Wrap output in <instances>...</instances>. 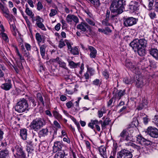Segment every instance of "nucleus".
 Segmentation results:
<instances>
[{"label":"nucleus","instance_id":"f257e3e1","mask_svg":"<svg viewBox=\"0 0 158 158\" xmlns=\"http://www.w3.org/2000/svg\"><path fill=\"white\" fill-rule=\"evenodd\" d=\"M136 125L134 123L132 127H128L123 130L120 133V135L117 137V139L119 142H123L124 141H134L135 139L133 138L132 134L134 132V128Z\"/></svg>","mask_w":158,"mask_h":158},{"label":"nucleus","instance_id":"f03ea898","mask_svg":"<svg viewBox=\"0 0 158 158\" xmlns=\"http://www.w3.org/2000/svg\"><path fill=\"white\" fill-rule=\"evenodd\" d=\"M137 142L140 144V145H137L132 142H130L127 144L129 146H131L135 148L138 151L141 152H145L146 145H148L150 144L149 141L147 140L141 136L139 135L136 138Z\"/></svg>","mask_w":158,"mask_h":158},{"label":"nucleus","instance_id":"7ed1b4c3","mask_svg":"<svg viewBox=\"0 0 158 158\" xmlns=\"http://www.w3.org/2000/svg\"><path fill=\"white\" fill-rule=\"evenodd\" d=\"M125 5V1L124 0H114L110 5V10L116 14H120L123 12Z\"/></svg>","mask_w":158,"mask_h":158},{"label":"nucleus","instance_id":"20e7f679","mask_svg":"<svg viewBox=\"0 0 158 158\" xmlns=\"http://www.w3.org/2000/svg\"><path fill=\"white\" fill-rule=\"evenodd\" d=\"M28 104L27 101L24 98L20 99L15 106V110L18 112L22 113L26 110H28Z\"/></svg>","mask_w":158,"mask_h":158},{"label":"nucleus","instance_id":"39448f33","mask_svg":"<svg viewBox=\"0 0 158 158\" xmlns=\"http://www.w3.org/2000/svg\"><path fill=\"white\" fill-rule=\"evenodd\" d=\"M45 124L44 120L40 118H36L30 124V127L35 131H37Z\"/></svg>","mask_w":158,"mask_h":158},{"label":"nucleus","instance_id":"423d86ee","mask_svg":"<svg viewBox=\"0 0 158 158\" xmlns=\"http://www.w3.org/2000/svg\"><path fill=\"white\" fill-rule=\"evenodd\" d=\"M12 150L14 153V156L16 158H26V154L20 144H15L14 147L12 148Z\"/></svg>","mask_w":158,"mask_h":158},{"label":"nucleus","instance_id":"0eeeda50","mask_svg":"<svg viewBox=\"0 0 158 158\" xmlns=\"http://www.w3.org/2000/svg\"><path fill=\"white\" fill-rule=\"evenodd\" d=\"M125 65L127 67L130 69L135 74L138 75L139 74V69L136 66L135 62H132L130 60H127L126 61Z\"/></svg>","mask_w":158,"mask_h":158},{"label":"nucleus","instance_id":"6e6552de","mask_svg":"<svg viewBox=\"0 0 158 158\" xmlns=\"http://www.w3.org/2000/svg\"><path fill=\"white\" fill-rule=\"evenodd\" d=\"M123 25L125 27L131 26L136 24V19L133 17L125 18L123 19Z\"/></svg>","mask_w":158,"mask_h":158},{"label":"nucleus","instance_id":"1a4fd4ad","mask_svg":"<svg viewBox=\"0 0 158 158\" xmlns=\"http://www.w3.org/2000/svg\"><path fill=\"white\" fill-rule=\"evenodd\" d=\"M133 155L129 151L123 149L118 153L117 158H132Z\"/></svg>","mask_w":158,"mask_h":158},{"label":"nucleus","instance_id":"9d476101","mask_svg":"<svg viewBox=\"0 0 158 158\" xmlns=\"http://www.w3.org/2000/svg\"><path fill=\"white\" fill-rule=\"evenodd\" d=\"M146 133L153 138L158 137V130L155 127H148Z\"/></svg>","mask_w":158,"mask_h":158},{"label":"nucleus","instance_id":"9b49d317","mask_svg":"<svg viewBox=\"0 0 158 158\" xmlns=\"http://www.w3.org/2000/svg\"><path fill=\"white\" fill-rule=\"evenodd\" d=\"M66 20L69 24H72L73 21L77 23L79 22V19L78 17L74 15H68L66 17Z\"/></svg>","mask_w":158,"mask_h":158},{"label":"nucleus","instance_id":"f8f14e48","mask_svg":"<svg viewBox=\"0 0 158 158\" xmlns=\"http://www.w3.org/2000/svg\"><path fill=\"white\" fill-rule=\"evenodd\" d=\"M129 9L132 12L138 10L139 5L138 2L135 0L131 1L129 4Z\"/></svg>","mask_w":158,"mask_h":158},{"label":"nucleus","instance_id":"ddd939ff","mask_svg":"<svg viewBox=\"0 0 158 158\" xmlns=\"http://www.w3.org/2000/svg\"><path fill=\"white\" fill-rule=\"evenodd\" d=\"M89 27V25L85 22H83L77 26V28L80 30L81 31L85 32L86 31L87 29Z\"/></svg>","mask_w":158,"mask_h":158},{"label":"nucleus","instance_id":"4468645a","mask_svg":"<svg viewBox=\"0 0 158 158\" xmlns=\"http://www.w3.org/2000/svg\"><path fill=\"white\" fill-rule=\"evenodd\" d=\"M12 87L11 81L8 80L7 82L2 84L1 86V88L6 91L9 90Z\"/></svg>","mask_w":158,"mask_h":158},{"label":"nucleus","instance_id":"2eb2a0df","mask_svg":"<svg viewBox=\"0 0 158 158\" xmlns=\"http://www.w3.org/2000/svg\"><path fill=\"white\" fill-rule=\"evenodd\" d=\"M139 39H135L130 44V46L132 47L135 51H136V50L139 48H140L139 46Z\"/></svg>","mask_w":158,"mask_h":158},{"label":"nucleus","instance_id":"dca6fc26","mask_svg":"<svg viewBox=\"0 0 158 158\" xmlns=\"http://www.w3.org/2000/svg\"><path fill=\"white\" fill-rule=\"evenodd\" d=\"M62 142L57 141L54 143V146L53 147V150L54 152H56L58 150L62 148Z\"/></svg>","mask_w":158,"mask_h":158},{"label":"nucleus","instance_id":"f3484780","mask_svg":"<svg viewBox=\"0 0 158 158\" xmlns=\"http://www.w3.org/2000/svg\"><path fill=\"white\" fill-rule=\"evenodd\" d=\"M145 81V79L141 77H139L136 81V85L138 87H141L146 84Z\"/></svg>","mask_w":158,"mask_h":158},{"label":"nucleus","instance_id":"a211bd4d","mask_svg":"<svg viewBox=\"0 0 158 158\" xmlns=\"http://www.w3.org/2000/svg\"><path fill=\"white\" fill-rule=\"evenodd\" d=\"M10 153L6 149L0 151V158H8Z\"/></svg>","mask_w":158,"mask_h":158},{"label":"nucleus","instance_id":"6ab92c4d","mask_svg":"<svg viewBox=\"0 0 158 158\" xmlns=\"http://www.w3.org/2000/svg\"><path fill=\"white\" fill-rule=\"evenodd\" d=\"M99 122H102V121H100L99 122L98 120L97 119H92L91 120L90 122L88 123V126L93 130L94 131H95L94 125L95 126L96 125L98 124H99Z\"/></svg>","mask_w":158,"mask_h":158},{"label":"nucleus","instance_id":"aec40b11","mask_svg":"<svg viewBox=\"0 0 158 158\" xmlns=\"http://www.w3.org/2000/svg\"><path fill=\"white\" fill-rule=\"evenodd\" d=\"M89 50L90 53V56L91 58H95L97 53V50L93 47L91 46L89 47Z\"/></svg>","mask_w":158,"mask_h":158},{"label":"nucleus","instance_id":"412c9836","mask_svg":"<svg viewBox=\"0 0 158 158\" xmlns=\"http://www.w3.org/2000/svg\"><path fill=\"white\" fill-rule=\"evenodd\" d=\"M52 114L54 117L59 121H60L62 119V116L58 111L56 110H53L52 111Z\"/></svg>","mask_w":158,"mask_h":158},{"label":"nucleus","instance_id":"4be33fe9","mask_svg":"<svg viewBox=\"0 0 158 158\" xmlns=\"http://www.w3.org/2000/svg\"><path fill=\"white\" fill-rule=\"evenodd\" d=\"M48 130L47 128H43L39 132V135L40 137H45L48 135Z\"/></svg>","mask_w":158,"mask_h":158},{"label":"nucleus","instance_id":"5701e85b","mask_svg":"<svg viewBox=\"0 0 158 158\" xmlns=\"http://www.w3.org/2000/svg\"><path fill=\"white\" fill-rule=\"evenodd\" d=\"M150 54L156 59H158V50L156 48L152 49L150 51Z\"/></svg>","mask_w":158,"mask_h":158},{"label":"nucleus","instance_id":"b1692460","mask_svg":"<svg viewBox=\"0 0 158 158\" xmlns=\"http://www.w3.org/2000/svg\"><path fill=\"white\" fill-rule=\"evenodd\" d=\"M99 150L100 155L103 158H105V156L106 154V148L104 146H102L99 148Z\"/></svg>","mask_w":158,"mask_h":158},{"label":"nucleus","instance_id":"393cba45","mask_svg":"<svg viewBox=\"0 0 158 158\" xmlns=\"http://www.w3.org/2000/svg\"><path fill=\"white\" fill-rule=\"evenodd\" d=\"M125 94L124 90H120L117 94H114L113 95V98H118L120 99L121 97L123 96Z\"/></svg>","mask_w":158,"mask_h":158},{"label":"nucleus","instance_id":"a878e982","mask_svg":"<svg viewBox=\"0 0 158 158\" xmlns=\"http://www.w3.org/2000/svg\"><path fill=\"white\" fill-rule=\"evenodd\" d=\"M20 136L23 140L26 139L27 137V131L25 129H23L20 130Z\"/></svg>","mask_w":158,"mask_h":158},{"label":"nucleus","instance_id":"bb28decb","mask_svg":"<svg viewBox=\"0 0 158 158\" xmlns=\"http://www.w3.org/2000/svg\"><path fill=\"white\" fill-rule=\"evenodd\" d=\"M106 111L104 107H102L101 108L99 109L98 112V117L100 118L102 117L104 114L106 113Z\"/></svg>","mask_w":158,"mask_h":158},{"label":"nucleus","instance_id":"cd10ccee","mask_svg":"<svg viewBox=\"0 0 158 158\" xmlns=\"http://www.w3.org/2000/svg\"><path fill=\"white\" fill-rule=\"evenodd\" d=\"M65 155V152L63 151L60 150L55 154V158H64Z\"/></svg>","mask_w":158,"mask_h":158},{"label":"nucleus","instance_id":"c85d7f7f","mask_svg":"<svg viewBox=\"0 0 158 158\" xmlns=\"http://www.w3.org/2000/svg\"><path fill=\"white\" fill-rule=\"evenodd\" d=\"M46 48V46L45 45H42L40 47V54L43 59H44Z\"/></svg>","mask_w":158,"mask_h":158},{"label":"nucleus","instance_id":"c756f323","mask_svg":"<svg viewBox=\"0 0 158 158\" xmlns=\"http://www.w3.org/2000/svg\"><path fill=\"white\" fill-rule=\"evenodd\" d=\"M2 13L3 14L4 16L9 21L11 20L10 18V14L8 9L7 8L4 10L2 11Z\"/></svg>","mask_w":158,"mask_h":158},{"label":"nucleus","instance_id":"7c9ffc66","mask_svg":"<svg viewBox=\"0 0 158 158\" xmlns=\"http://www.w3.org/2000/svg\"><path fill=\"white\" fill-rule=\"evenodd\" d=\"M149 13L148 15L152 19H153L156 18V14L155 11L151 10V8L149 9Z\"/></svg>","mask_w":158,"mask_h":158},{"label":"nucleus","instance_id":"2f4dec72","mask_svg":"<svg viewBox=\"0 0 158 158\" xmlns=\"http://www.w3.org/2000/svg\"><path fill=\"white\" fill-rule=\"evenodd\" d=\"M136 50L137 51L138 53L140 56H143L145 54V50L144 49V47L139 48Z\"/></svg>","mask_w":158,"mask_h":158},{"label":"nucleus","instance_id":"473e14b6","mask_svg":"<svg viewBox=\"0 0 158 158\" xmlns=\"http://www.w3.org/2000/svg\"><path fill=\"white\" fill-rule=\"evenodd\" d=\"M0 35L3 40L6 42H8L9 41V39L6 34L4 32H2L0 33Z\"/></svg>","mask_w":158,"mask_h":158},{"label":"nucleus","instance_id":"72a5a7b5","mask_svg":"<svg viewBox=\"0 0 158 158\" xmlns=\"http://www.w3.org/2000/svg\"><path fill=\"white\" fill-rule=\"evenodd\" d=\"M69 66L71 68H75L79 66V63H75L73 61H70L69 62Z\"/></svg>","mask_w":158,"mask_h":158},{"label":"nucleus","instance_id":"f704fd0d","mask_svg":"<svg viewBox=\"0 0 158 158\" xmlns=\"http://www.w3.org/2000/svg\"><path fill=\"white\" fill-rule=\"evenodd\" d=\"M25 12L27 15L29 16L31 18H32L34 16V14L32 11L27 7L26 8Z\"/></svg>","mask_w":158,"mask_h":158},{"label":"nucleus","instance_id":"c9c22d12","mask_svg":"<svg viewBox=\"0 0 158 158\" xmlns=\"http://www.w3.org/2000/svg\"><path fill=\"white\" fill-rule=\"evenodd\" d=\"M89 1L95 7H98L100 5L98 0H89Z\"/></svg>","mask_w":158,"mask_h":158},{"label":"nucleus","instance_id":"e433bc0d","mask_svg":"<svg viewBox=\"0 0 158 158\" xmlns=\"http://www.w3.org/2000/svg\"><path fill=\"white\" fill-rule=\"evenodd\" d=\"M139 46L140 48L144 47L146 43L145 40L143 39L139 40Z\"/></svg>","mask_w":158,"mask_h":158},{"label":"nucleus","instance_id":"4c0bfd02","mask_svg":"<svg viewBox=\"0 0 158 158\" xmlns=\"http://www.w3.org/2000/svg\"><path fill=\"white\" fill-rule=\"evenodd\" d=\"M69 51L73 55H78L79 54L78 49L76 47L73 48Z\"/></svg>","mask_w":158,"mask_h":158},{"label":"nucleus","instance_id":"58836bf2","mask_svg":"<svg viewBox=\"0 0 158 158\" xmlns=\"http://www.w3.org/2000/svg\"><path fill=\"white\" fill-rule=\"evenodd\" d=\"M110 19L109 17H106V19L102 21V23L103 25L105 26H108L110 25Z\"/></svg>","mask_w":158,"mask_h":158},{"label":"nucleus","instance_id":"ea45409f","mask_svg":"<svg viewBox=\"0 0 158 158\" xmlns=\"http://www.w3.org/2000/svg\"><path fill=\"white\" fill-rule=\"evenodd\" d=\"M58 64L59 65L60 67L64 68L67 70H68V68L66 67V63L61 60L60 61Z\"/></svg>","mask_w":158,"mask_h":158},{"label":"nucleus","instance_id":"a19ab883","mask_svg":"<svg viewBox=\"0 0 158 158\" xmlns=\"http://www.w3.org/2000/svg\"><path fill=\"white\" fill-rule=\"evenodd\" d=\"M65 42L69 50L70 51L73 48L72 47V45H73L72 43L67 40H65Z\"/></svg>","mask_w":158,"mask_h":158},{"label":"nucleus","instance_id":"79ce46f5","mask_svg":"<svg viewBox=\"0 0 158 158\" xmlns=\"http://www.w3.org/2000/svg\"><path fill=\"white\" fill-rule=\"evenodd\" d=\"M87 71L89 73L91 76H92L95 74V71L92 68L87 67Z\"/></svg>","mask_w":158,"mask_h":158},{"label":"nucleus","instance_id":"37998d69","mask_svg":"<svg viewBox=\"0 0 158 158\" xmlns=\"http://www.w3.org/2000/svg\"><path fill=\"white\" fill-rule=\"evenodd\" d=\"M57 14V11L56 10L52 9L50 10V13L49 14L50 17H52L55 15Z\"/></svg>","mask_w":158,"mask_h":158},{"label":"nucleus","instance_id":"c03bdc74","mask_svg":"<svg viewBox=\"0 0 158 158\" xmlns=\"http://www.w3.org/2000/svg\"><path fill=\"white\" fill-rule=\"evenodd\" d=\"M65 40L64 41L62 40H60L59 42L58 47L60 48H62L65 45Z\"/></svg>","mask_w":158,"mask_h":158},{"label":"nucleus","instance_id":"a18cd8bd","mask_svg":"<svg viewBox=\"0 0 158 158\" xmlns=\"http://www.w3.org/2000/svg\"><path fill=\"white\" fill-rule=\"evenodd\" d=\"M42 22L36 23V25L39 28L42 30H44L45 29V28L44 25L42 23Z\"/></svg>","mask_w":158,"mask_h":158},{"label":"nucleus","instance_id":"49530a36","mask_svg":"<svg viewBox=\"0 0 158 158\" xmlns=\"http://www.w3.org/2000/svg\"><path fill=\"white\" fill-rule=\"evenodd\" d=\"M43 8V5L40 2H38L37 4V9L40 11L42 10Z\"/></svg>","mask_w":158,"mask_h":158},{"label":"nucleus","instance_id":"de8ad7c7","mask_svg":"<svg viewBox=\"0 0 158 158\" xmlns=\"http://www.w3.org/2000/svg\"><path fill=\"white\" fill-rule=\"evenodd\" d=\"M101 83L100 80L97 79H95L93 82V84L96 85H100Z\"/></svg>","mask_w":158,"mask_h":158},{"label":"nucleus","instance_id":"09e8293b","mask_svg":"<svg viewBox=\"0 0 158 158\" xmlns=\"http://www.w3.org/2000/svg\"><path fill=\"white\" fill-rule=\"evenodd\" d=\"M35 37L36 40L38 42H41L42 41L40 33H36L35 35Z\"/></svg>","mask_w":158,"mask_h":158},{"label":"nucleus","instance_id":"8fccbe9b","mask_svg":"<svg viewBox=\"0 0 158 158\" xmlns=\"http://www.w3.org/2000/svg\"><path fill=\"white\" fill-rule=\"evenodd\" d=\"M116 152V150L113 149L111 153L109 158H115Z\"/></svg>","mask_w":158,"mask_h":158},{"label":"nucleus","instance_id":"3c124183","mask_svg":"<svg viewBox=\"0 0 158 158\" xmlns=\"http://www.w3.org/2000/svg\"><path fill=\"white\" fill-rule=\"evenodd\" d=\"M33 149L32 147L30 144H28L27 145V151L28 152L30 153L31 152L33 151Z\"/></svg>","mask_w":158,"mask_h":158},{"label":"nucleus","instance_id":"603ef678","mask_svg":"<svg viewBox=\"0 0 158 158\" xmlns=\"http://www.w3.org/2000/svg\"><path fill=\"white\" fill-rule=\"evenodd\" d=\"M24 45L28 51H30L31 50V46L29 44L27 43H24Z\"/></svg>","mask_w":158,"mask_h":158},{"label":"nucleus","instance_id":"864d4df0","mask_svg":"<svg viewBox=\"0 0 158 158\" xmlns=\"http://www.w3.org/2000/svg\"><path fill=\"white\" fill-rule=\"evenodd\" d=\"M38 99L40 100V101L42 102L43 105L44 104V102L43 100V98L42 96L40 94H38L37 95Z\"/></svg>","mask_w":158,"mask_h":158},{"label":"nucleus","instance_id":"5fc2aeb1","mask_svg":"<svg viewBox=\"0 0 158 158\" xmlns=\"http://www.w3.org/2000/svg\"><path fill=\"white\" fill-rule=\"evenodd\" d=\"M123 82L126 84H131L133 82L130 80H129L127 78H125L123 79Z\"/></svg>","mask_w":158,"mask_h":158},{"label":"nucleus","instance_id":"6e6d98bb","mask_svg":"<svg viewBox=\"0 0 158 158\" xmlns=\"http://www.w3.org/2000/svg\"><path fill=\"white\" fill-rule=\"evenodd\" d=\"M86 21L90 25L94 26L95 24L94 21L89 19H86Z\"/></svg>","mask_w":158,"mask_h":158},{"label":"nucleus","instance_id":"4d7b16f0","mask_svg":"<svg viewBox=\"0 0 158 158\" xmlns=\"http://www.w3.org/2000/svg\"><path fill=\"white\" fill-rule=\"evenodd\" d=\"M63 140L64 142H66L68 143H70V140L68 136L64 137Z\"/></svg>","mask_w":158,"mask_h":158},{"label":"nucleus","instance_id":"13d9d810","mask_svg":"<svg viewBox=\"0 0 158 158\" xmlns=\"http://www.w3.org/2000/svg\"><path fill=\"white\" fill-rule=\"evenodd\" d=\"M35 21H36V23H40L43 22V19L40 17L39 16H37L35 17Z\"/></svg>","mask_w":158,"mask_h":158},{"label":"nucleus","instance_id":"bf43d9fd","mask_svg":"<svg viewBox=\"0 0 158 158\" xmlns=\"http://www.w3.org/2000/svg\"><path fill=\"white\" fill-rule=\"evenodd\" d=\"M102 74L103 76L105 77L106 79L108 78L109 77V73L106 70H105L103 72Z\"/></svg>","mask_w":158,"mask_h":158},{"label":"nucleus","instance_id":"052dcab7","mask_svg":"<svg viewBox=\"0 0 158 158\" xmlns=\"http://www.w3.org/2000/svg\"><path fill=\"white\" fill-rule=\"evenodd\" d=\"M112 32V31L108 27L105 28V29L104 34L108 35Z\"/></svg>","mask_w":158,"mask_h":158},{"label":"nucleus","instance_id":"680f3d73","mask_svg":"<svg viewBox=\"0 0 158 158\" xmlns=\"http://www.w3.org/2000/svg\"><path fill=\"white\" fill-rule=\"evenodd\" d=\"M154 6V9L155 10H158V0H155Z\"/></svg>","mask_w":158,"mask_h":158},{"label":"nucleus","instance_id":"e2e57ef3","mask_svg":"<svg viewBox=\"0 0 158 158\" xmlns=\"http://www.w3.org/2000/svg\"><path fill=\"white\" fill-rule=\"evenodd\" d=\"M66 105L67 107L69 109L71 108V107L73 106V104L71 101H69L66 104Z\"/></svg>","mask_w":158,"mask_h":158},{"label":"nucleus","instance_id":"0e129e2a","mask_svg":"<svg viewBox=\"0 0 158 158\" xmlns=\"http://www.w3.org/2000/svg\"><path fill=\"white\" fill-rule=\"evenodd\" d=\"M61 59H60L59 57H57L55 59H53L51 60V61L53 62L57 63L58 64L59 63Z\"/></svg>","mask_w":158,"mask_h":158},{"label":"nucleus","instance_id":"69168bd1","mask_svg":"<svg viewBox=\"0 0 158 158\" xmlns=\"http://www.w3.org/2000/svg\"><path fill=\"white\" fill-rule=\"evenodd\" d=\"M148 6L149 8H152L153 5V0H148Z\"/></svg>","mask_w":158,"mask_h":158},{"label":"nucleus","instance_id":"338daca9","mask_svg":"<svg viewBox=\"0 0 158 158\" xmlns=\"http://www.w3.org/2000/svg\"><path fill=\"white\" fill-rule=\"evenodd\" d=\"M53 123L55 126L58 128H60L61 126L59 123L56 120H55L54 121Z\"/></svg>","mask_w":158,"mask_h":158},{"label":"nucleus","instance_id":"774afa93","mask_svg":"<svg viewBox=\"0 0 158 158\" xmlns=\"http://www.w3.org/2000/svg\"><path fill=\"white\" fill-rule=\"evenodd\" d=\"M67 136V135L66 132L64 130H62L61 132V135H60V137L61 138H62L63 137H65Z\"/></svg>","mask_w":158,"mask_h":158}]
</instances>
